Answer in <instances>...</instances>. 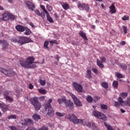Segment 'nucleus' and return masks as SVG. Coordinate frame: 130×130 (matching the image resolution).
I'll list each match as a JSON object with an SVG mask.
<instances>
[{"instance_id":"obj_1","label":"nucleus","mask_w":130,"mask_h":130,"mask_svg":"<svg viewBox=\"0 0 130 130\" xmlns=\"http://www.w3.org/2000/svg\"><path fill=\"white\" fill-rule=\"evenodd\" d=\"M34 60H35V58L33 56H29L26 58V61L20 60L19 62L23 68L25 69H35V68L37 67L36 64H33L32 66H31L32 63H34Z\"/></svg>"},{"instance_id":"obj_2","label":"nucleus","mask_w":130,"mask_h":130,"mask_svg":"<svg viewBox=\"0 0 130 130\" xmlns=\"http://www.w3.org/2000/svg\"><path fill=\"white\" fill-rule=\"evenodd\" d=\"M11 41L13 43H19L20 45H23L26 43H29V42H31L32 40L29 38L25 37L18 36L15 38H12L11 39Z\"/></svg>"},{"instance_id":"obj_3","label":"nucleus","mask_w":130,"mask_h":130,"mask_svg":"<svg viewBox=\"0 0 130 130\" xmlns=\"http://www.w3.org/2000/svg\"><path fill=\"white\" fill-rule=\"evenodd\" d=\"M68 119L74 123V124H79L80 123H83V119H78L77 116L74 114H69L68 115Z\"/></svg>"},{"instance_id":"obj_4","label":"nucleus","mask_w":130,"mask_h":130,"mask_svg":"<svg viewBox=\"0 0 130 130\" xmlns=\"http://www.w3.org/2000/svg\"><path fill=\"white\" fill-rule=\"evenodd\" d=\"M30 102L35 107L36 110H40V108H41V103L38 101V97H34L30 99Z\"/></svg>"},{"instance_id":"obj_5","label":"nucleus","mask_w":130,"mask_h":130,"mask_svg":"<svg viewBox=\"0 0 130 130\" xmlns=\"http://www.w3.org/2000/svg\"><path fill=\"white\" fill-rule=\"evenodd\" d=\"M92 115L94 116V117H97L99 119H101L104 121L107 120V117L106 116H105L103 113H101L97 110H94L92 112Z\"/></svg>"},{"instance_id":"obj_6","label":"nucleus","mask_w":130,"mask_h":130,"mask_svg":"<svg viewBox=\"0 0 130 130\" xmlns=\"http://www.w3.org/2000/svg\"><path fill=\"white\" fill-rule=\"evenodd\" d=\"M52 102V99H50L48 101V103L45 104L44 106L45 110H48L47 114L49 115H52L54 113L53 109H52V107H51V103Z\"/></svg>"},{"instance_id":"obj_7","label":"nucleus","mask_w":130,"mask_h":130,"mask_svg":"<svg viewBox=\"0 0 130 130\" xmlns=\"http://www.w3.org/2000/svg\"><path fill=\"white\" fill-rule=\"evenodd\" d=\"M2 19L4 21H8L11 20L14 21L15 20V16L10 12H5L2 15Z\"/></svg>"},{"instance_id":"obj_8","label":"nucleus","mask_w":130,"mask_h":130,"mask_svg":"<svg viewBox=\"0 0 130 130\" xmlns=\"http://www.w3.org/2000/svg\"><path fill=\"white\" fill-rule=\"evenodd\" d=\"M70 95L71 97H72L74 102V104L77 106V107H81V106H83V105L82 104V103L81 102V101L76 95H75L74 94L70 93Z\"/></svg>"},{"instance_id":"obj_9","label":"nucleus","mask_w":130,"mask_h":130,"mask_svg":"<svg viewBox=\"0 0 130 130\" xmlns=\"http://www.w3.org/2000/svg\"><path fill=\"white\" fill-rule=\"evenodd\" d=\"M0 72L8 77H13L16 75V73H15V72L12 71H8L2 68H0Z\"/></svg>"},{"instance_id":"obj_10","label":"nucleus","mask_w":130,"mask_h":130,"mask_svg":"<svg viewBox=\"0 0 130 130\" xmlns=\"http://www.w3.org/2000/svg\"><path fill=\"white\" fill-rule=\"evenodd\" d=\"M118 102H119L120 103H123V105H122V106H128L129 107H130V96L128 97L127 98V101H124L122 99V98H121V96H119L118 98Z\"/></svg>"},{"instance_id":"obj_11","label":"nucleus","mask_w":130,"mask_h":130,"mask_svg":"<svg viewBox=\"0 0 130 130\" xmlns=\"http://www.w3.org/2000/svg\"><path fill=\"white\" fill-rule=\"evenodd\" d=\"M78 8L79 9V10H83L86 11L87 12H90V7H89L88 4L85 3H79L78 5Z\"/></svg>"},{"instance_id":"obj_12","label":"nucleus","mask_w":130,"mask_h":130,"mask_svg":"<svg viewBox=\"0 0 130 130\" xmlns=\"http://www.w3.org/2000/svg\"><path fill=\"white\" fill-rule=\"evenodd\" d=\"M73 86L77 92H82L83 91V86L80 84H78L76 82L73 83Z\"/></svg>"},{"instance_id":"obj_13","label":"nucleus","mask_w":130,"mask_h":130,"mask_svg":"<svg viewBox=\"0 0 130 130\" xmlns=\"http://www.w3.org/2000/svg\"><path fill=\"white\" fill-rule=\"evenodd\" d=\"M66 106L67 108H69L70 110H73L74 109V103L71 101V100H67L66 102Z\"/></svg>"},{"instance_id":"obj_14","label":"nucleus","mask_w":130,"mask_h":130,"mask_svg":"<svg viewBox=\"0 0 130 130\" xmlns=\"http://www.w3.org/2000/svg\"><path fill=\"white\" fill-rule=\"evenodd\" d=\"M0 44H2L3 49H7L9 47V43L7 41L1 40Z\"/></svg>"},{"instance_id":"obj_15","label":"nucleus","mask_w":130,"mask_h":130,"mask_svg":"<svg viewBox=\"0 0 130 130\" xmlns=\"http://www.w3.org/2000/svg\"><path fill=\"white\" fill-rule=\"evenodd\" d=\"M33 120L31 119L26 118L24 120V123L21 122L22 125H30L32 124Z\"/></svg>"},{"instance_id":"obj_16","label":"nucleus","mask_w":130,"mask_h":130,"mask_svg":"<svg viewBox=\"0 0 130 130\" xmlns=\"http://www.w3.org/2000/svg\"><path fill=\"white\" fill-rule=\"evenodd\" d=\"M0 108L3 112H7L9 110V106L0 103Z\"/></svg>"},{"instance_id":"obj_17","label":"nucleus","mask_w":130,"mask_h":130,"mask_svg":"<svg viewBox=\"0 0 130 130\" xmlns=\"http://www.w3.org/2000/svg\"><path fill=\"white\" fill-rule=\"evenodd\" d=\"M26 6L28 7L29 10H31V11H34V9H35V5L31 2H27L26 3Z\"/></svg>"},{"instance_id":"obj_18","label":"nucleus","mask_w":130,"mask_h":130,"mask_svg":"<svg viewBox=\"0 0 130 130\" xmlns=\"http://www.w3.org/2000/svg\"><path fill=\"white\" fill-rule=\"evenodd\" d=\"M79 35L84 39V40H88V38H87V36H86V34L84 33V32L82 30H80L79 32Z\"/></svg>"},{"instance_id":"obj_19","label":"nucleus","mask_w":130,"mask_h":130,"mask_svg":"<svg viewBox=\"0 0 130 130\" xmlns=\"http://www.w3.org/2000/svg\"><path fill=\"white\" fill-rule=\"evenodd\" d=\"M16 29L17 30V31H19V32H24L25 31V28H24V26L18 25L16 26Z\"/></svg>"},{"instance_id":"obj_20","label":"nucleus","mask_w":130,"mask_h":130,"mask_svg":"<svg viewBox=\"0 0 130 130\" xmlns=\"http://www.w3.org/2000/svg\"><path fill=\"white\" fill-rule=\"evenodd\" d=\"M58 103L59 104H62V103H65L67 102V98L66 97L63 96L61 99H58L57 100Z\"/></svg>"},{"instance_id":"obj_21","label":"nucleus","mask_w":130,"mask_h":130,"mask_svg":"<svg viewBox=\"0 0 130 130\" xmlns=\"http://www.w3.org/2000/svg\"><path fill=\"white\" fill-rule=\"evenodd\" d=\"M85 77L86 78H87V79L92 78V73L91 72V70H90L89 69H88L87 70Z\"/></svg>"},{"instance_id":"obj_22","label":"nucleus","mask_w":130,"mask_h":130,"mask_svg":"<svg viewBox=\"0 0 130 130\" xmlns=\"http://www.w3.org/2000/svg\"><path fill=\"white\" fill-rule=\"evenodd\" d=\"M46 15L47 21H48V22H49V23H54V21H53V19H52V18L50 16V14H49V13L48 12L47 14H46Z\"/></svg>"},{"instance_id":"obj_23","label":"nucleus","mask_w":130,"mask_h":130,"mask_svg":"<svg viewBox=\"0 0 130 130\" xmlns=\"http://www.w3.org/2000/svg\"><path fill=\"white\" fill-rule=\"evenodd\" d=\"M109 9L112 14H115L116 13V11L115 10V6H114V4H112V5L109 7Z\"/></svg>"},{"instance_id":"obj_24","label":"nucleus","mask_w":130,"mask_h":130,"mask_svg":"<svg viewBox=\"0 0 130 130\" xmlns=\"http://www.w3.org/2000/svg\"><path fill=\"white\" fill-rule=\"evenodd\" d=\"M96 63L100 69H104V65L103 64V63L101 62L99 59L96 60Z\"/></svg>"},{"instance_id":"obj_25","label":"nucleus","mask_w":130,"mask_h":130,"mask_svg":"<svg viewBox=\"0 0 130 130\" xmlns=\"http://www.w3.org/2000/svg\"><path fill=\"white\" fill-rule=\"evenodd\" d=\"M85 125H86L88 127H95V123H91L89 122L86 121L85 122Z\"/></svg>"},{"instance_id":"obj_26","label":"nucleus","mask_w":130,"mask_h":130,"mask_svg":"<svg viewBox=\"0 0 130 130\" xmlns=\"http://www.w3.org/2000/svg\"><path fill=\"white\" fill-rule=\"evenodd\" d=\"M32 118L36 121H38L39 119H41V117H40V116L36 114H35L32 115Z\"/></svg>"},{"instance_id":"obj_27","label":"nucleus","mask_w":130,"mask_h":130,"mask_svg":"<svg viewBox=\"0 0 130 130\" xmlns=\"http://www.w3.org/2000/svg\"><path fill=\"white\" fill-rule=\"evenodd\" d=\"M38 91L42 95H45V94L47 93V92L46 91V90L43 89L42 88H38Z\"/></svg>"},{"instance_id":"obj_28","label":"nucleus","mask_w":130,"mask_h":130,"mask_svg":"<svg viewBox=\"0 0 130 130\" xmlns=\"http://www.w3.org/2000/svg\"><path fill=\"white\" fill-rule=\"evenodd\" d=\"M112 86L115 89H117V88H118V82L116 80H114L113 82Z\"/></svg>"},{"instance_id":"obj_29","label":"nucleus","mask_w":130,"mask_h":130,"mask_svg":"<svg viewBox=\"0 0 130 130\" xmlns=\"http://www.w3.org/2000/svg\"><path fill=\"white\" fill-rule=\"evenodd\" d=\"M114 105L115 107H119V106H122L123 105V103H120V102L115 101L114 103Z\"/></svg>"},{"instance_id":"obj_30","label":"nucleus","mask_w":130,"mask_h":130,"mask_svg":"<svg viewBox=\"0 0 130 130\" xmlns=\"http://www.w3.org/2000/svg\"><path fill=\"white\" fill-rule=\"evenodd\" d=\"M62 7L63 9L65 10H69L70 8V5L67 3H64L62 5Z\"/></svg>"},{"instance_id":"obj_31","label":"nucleus","mask_w":130,"mask_h":130,"mask_svg":"<svg viewBox=\"0 0 130 130\" xmlns=\"http://www.w3.org/2000/svg\"><path fill=\"white\" fill-rule=\"evenodd\" d=\"M48 44H49V42L48 41H45L44 44V48L46 49H48V50H49V48L48 47Z\"/></svg>"},{"instance_id":"obj_32","label":"nucleus","mask_w":130,"mask_h":130,"mask_svg":"<svg viewBox=\"0 0 130 130\" xmlns=\"http://www.w3.org/2000/svg\"><path fill=\"white\" fill-rule=\"evenodd\" d=\"M17 116L16 115H10L8 116V119H16Z\"/></svg>"},{"instance_id":"obj_33","label":"nucleus","mask_w":130,"mask_h":130,"mask_svg":"<svg viewBox=\"0 0 130 130\" xmlns=\"http://www.w3.org/2000/svg\"><path fill=\"white\" fill-rule=\"evenodd\" d=\"M120 67L122 70H126V69H127V66L125 63H122L120 65Z\"/></svg>"},{"instance_id":"obj_34","label":"nucleus","mask_w":130,"mask_h":130,"mask_svg":"<svg viewBox=\"0 0 130 130\" xmlns=\"http://www.w3.org/2000/svg\"><path fill=\"white\" fill-rule=\"evenodd\" d=\"M120 96L122 97V98H126L127 97V92H122L120 93Z\"/></svg>"},{"instance_id":"obj_35","label":"nucleus","mask_w":130,"mask_h":130,"mask_svg":"<svg viewBox=\"0 0 130 130\" xmlns=\"http://www.w3.org/2000/svg\"><path fill=\"white\" fill-rule=\"evenodd\" d=\"M87 102L91 103L93 101V98H92V96L90 95H88L87 98Z\"/></svg>"},{"instance_id":"obj_36","label":"nucleus","mask_w":130,"mask_h":130,"mask_svg":"<svg viewBox=\"0 0 130 130\" xmlns=\"http://www.w3.org/2000/svg\"><path fill=\"white\" fill-rule=\"evenodd\" d=\"M102 86L103 88H105V89H107V88H108V84L106 82H102Z\"/></svg>"},{"instance_id":"obj_37","label":"nucleus","mask_w":130,"mask_h":130,"mask_svg":"<svg viewBox=\"0 0 130 130\" xmlns=\"http://www.w3.org/2000/svg\"><path fill=\"white\" fill-rule=\"evenodd\" d=\"M56 115H57V116H59V117H62V116H64V113H60L58 112H57L56 113Z\"/></svg>"},{"instance_id":"obj_38","label":"nucleus","mask_w":130,"mask_h":130,"mask_svg":"<svg viewBox=\"0 0 130 130\" xmlns=\"http://www.w3.org/2000/svg\"><path fill=\"white\" fill-rule=\"evenodd\" d=\"M41 9H42V10H43V12L44 13H45V14H47L48 13V11H47V10H46V9H45V6H44V5L41 6Z\"/></svg>"},{"instance_id":"obj_39","label":"nucleus","mask_w":130,"mask_h":130,"mask_svg":"<svg viewBox=\"0 0 130 130\" xmlns=\"http://www.w3.org/2000/svg\"><path fill=\"white\" fill-rule=\"evenodd\" d=\"M49 42L52 44V46H53V43H55V44H58V42L56 40H52V41H49Z\"/></svg>"},{"instance_id":"obj_40","label":"nucleus","mask_w":130,"mask_h":130,"mask_svg":"<svg viewBox=\"0 0 130 130\" xmlns=\"http://www.w3.org/2000/svg\"><path fill=\"white\" fill-rule=\"evenodd\" d=\"M101 108L104 110H107V105L104 104L101 105Z\"/></svg>"},{"instance_id":"obj_41","label":"nucleus","mask_w":130,"mask_h":130,"mask_svg":"<svg viewBox=\"0 0 130 130\" xmlns=\"http://www.w3.org/2000/svg\"><path fill=\"white\" fill-rule=\"evenodd\" d=\"M39 17H41V18H42V19L44 20V19H45V13H44V12H42L40 14Z\"/></svg>"},{"instance_id":"obj_42","label":"nucleus","mask_w":130,"mask_h":130,"mask_svg":"<svg viewBox=\"0 0 130 130\" xmlns=\"http://www.w3.org/2000/svg\"><path fill=\"white\" fill-rule=\"evenodd\" d=\"M122 28H123V30L124 34H126V33H127V27L123 25L122 26Z\"/></svg>"},{"instance_id":"obj_43","label":"nucleus","mask_w":130,"mask_h":130,"mask_svg":"<svg viewBox=\"0 0 130 130\" xmlns=\"http://www.w3.org/2000/svg\"><path fill=\"white\" fill-rule=\"evenodd\" d=\"M46 8L49 12H51L52 11V7H51L49 5L47 4L46 5Z\"/></svg>"},{"instance_id":"obj_44","label":"nucleus","mask_w":130,"mask_h":130,"mask_svg":"<svg viewBox=\"0 0 130 130\" xmlns=\"http://www.w3.org/2000/svg\"><path fill=\"white\" fill-rule=\"evenodd\" d=\"M117 77L118 78V79H121L123 78V76L121 73H117Z\"/></svg>"},{"instance_id":"obj_45","label":"nucleus","mask_w":130,"mask_h":130,"mask_svg":"<svg viewBox=\"0 0 130 130\" xmlns=\"http://www.w3.org/2000/svg\"><path fill=\"white\" fill-rule=\"evenodd\" d=\"M10 93L8 92L7 91H5L4 92V96L5 97V98H7V97H9V94Z\"/></svg>"},{"instance_id":"obj_46","label":"nucleus","mask_w":130,"mask_h":130,"mask_svg":"<svg viewBox=\"0 0 130 130\" xmlns=\"http://www.w3.org/2000/svg\"><path fill=\"white\" fill-rule=\"evenodd\" d=\"M40 83L41 86H44L46 84V81L45 80H40Z\"/></svg>"},{"instance_id":"obj_47","label":"nucleus","mask_w":130,"mask_h":130,"mask_svg":"<svg viewBox=\"0 0 130 130\" xmlns=\"http://www.w3.org/2000/svg\"><path fill=\"white\" fill-rule=\"evenodd\" d=\"M6 99L7 101H9V102H10L11 103L13 102V99H12V98L10 96H7V98H6Z\"/></svg>"},{"instance_id":"obj_48","label":"nucleus","mask_w":130,"mask_h":130,"mask_svg":"<svg viewBox=\"0 0 130 130\" xmlns=\"http://www.w3.org/2000/svg\"><path fill=\"white\" fill-rule=\"evenodd\" d=\"M122 21H127L129 20V17L128 16H124L122 18Z\"/></svg>"},{"instance_id":"obj_49","label":"nucleus","mask_w":130,"mask_h":130,"mask_svg":"<svg viewBox=\"0 0 130 130\" xmlns=\"http://www.w3.org/2000/svg\"><path fill=\"white\" fill-rule=\"evenodd\" d=\"M92 71L94 73V74H95L96 75H98V69L96 68H93L92 69Z\"/></svg>"},{"instance_id":"obj_50","label":"nucleus","mask_w":130,"mask_h":130,"mask_svg":"<svg viewBox=\"0 0 130 130\" xmlns=\"http://www.w3.org/2000/svg\"><path fill=\"white\" fill-rule=\"evenodd\" d=\"M54 16L56 21H58V20H59V17L57 15V13H54Z\"/></svg>"},{"instance_id":"obj_51","label":"nucleus","mask_w":130,"mask_h":130,"mask_svg":"<svg viewBox=\"0 0 130 130\" xmlns=\"http://www.w3.org/2000/svg\"><path fill=\"white\" fill-rule=\"evenodd\" d=\"M100 61L101 62H106V58L105 57H102L101 58V60Z\"/></svg>"},{"instance_id":"obj_52","label":"nucleus","mask_w":130,"mask_h":130,"mask_svg":"<svg viewBox=\"0 0 130 130\" xmlns=\"http://www.w3.org/2000/svg\"><path fill=\"white\" fill-rule=\"evenodd\" d=\"M35 14H36V15H37L38 16H39V17L40 16V11L38 10H36L35 11Z\"/></svg>"},{"instance_id":"obj_53","label":"nucleus","mask_w":130,"mask_h":130,"mask_svg":"<svg viewBox=\"0 0 130 130\" xmlns=\"http://www.w3.org/2000/svg\"><path fill=\"white\" fill-rule=\"evenodd\" d=\"M9 127L11 130H18V128L15 126H10Z\"/></svg>"},{"instance_id":"obj_54","label":"nucleus","mask_w":130,"mask_h":130,"mask_svg":"<svg viewBox=\"0 0 130 130\" xmlns=\"http://www.w3.org/2000/svg\"><path fill=\"white\" fill-rule=\"evenodd\" d=\"M28 88L30 90H32V89L34 88V86L32 84L30 83L29 85Z\"/></svg>"},{"instance_id":"obj_55","label":"nucleus","mask_w":130,"mask_h":130,"mask_svg":"<svg viewBox=\"0 0 130 130\" xmlns=\"http://www.w3.org/2000/svg\"><path fill=\"white\" fill-rule=\"evenodd\" d=\"M40 101H44L45 100V96H42L40 98Z\"/></svg>"},{"instance_id":"obj_56","label":"nucleus","mask_w":130,"mask_h":130,"mask_svg":"<svg viewBox=\"0 0 130 130\" xmlns=\"http://www.w3.org/2000/svg\"><path fill=\"white\" fill-rule=\"evenodd\" d=\"M24 34L25 35H30V30H26Z\"/></svg>"},{"instance_id":"obj_57","label":"nucleus","mask_w":130,"mask_h":130,"mask_svg":"<svg viewBox=\"0 0 130 130\" xmlns=\"http://www.w3.org/2000/svg\"><path fill=\"white\" fill-rule=\"evenodd\" d=\"M125 43H126L125 41H122L120 42V45H125Z\"/></svg>"},{"instance_id":"obj_58","label":"nucleus","mask_w":130,"mask_h":130,"mask_svg":"<svg viewBox=\"0 0 130 130\" xmlns=\"http://www.w3.org/2000/svg\"><path fill=\"white\" fill-rule=\"evenodd\" d=\"M104 125L106 127H107V128H108V126H110V125H108V124H107V122H104Z\"/></svg>"},{"instance_id":"obj_59","label":"nucleus","mask_w":130,"mask_h":130,"mask_svg":"<svg viewBox=\"0 0 130 130\" xmlns=\"http://www.w3.org/2000/svg\"><path fill=\"white\" fill-rule=\"evenodd\" d=\"M55 57L57 61H59V56L58 55H56Z\"/></svg>"},{"instance_id":"obj_60","label":"nucleus","mask_w":130,"mask_h":130,"mask_svg":"<svg viewBox=\"0 0 130 130\" xmlns=\"http://www.w3.org/2000/svg\"><path fill=\"white\" fill-rule=\"evenodd\" d=\"M108 130H113V128L111 126H108L107 128Z\"/></svg>"},{"instance_id":"obj_61","label":"nucleus","mask_w":130,"mask_h":130,"mask_svg":"<svg viewBox=\"0 0 130 130\" xmlns=\"http://www.w3.org/2000/svg\"><path fill=\"white\" fill-rule=\"evenodd\" d=\"M29 25H30V26H31V27H32V28H34L35 25H34V24L33 23L30 22V23H29Z\"/></svg>"},{"instance_id":"obj_62","label":"nucleus","mask_w":130,"mask_h":130,"mask_svg":"<svg viewBox=\"0 0 130 130\" xmlns=\"http://www.w3.org/2000/svg\"><path fill=\"white\" fill-rule=\"evenodd\" d=\"M120 111L122 113H124V112H125V110H123V109H121Z\"/></svg>"},{"instance_id":"obj_63","label":"nucleus","mask_w":130,"mask_h":130,"mask_svg":"<svg viewBox=\"0 0 130 130\" xmlns=\"http://www.w3.org/2000/svg\"><path fill=\"white\" fill-rule=\"evenodd\" d=\"M4 9L2 7V6L0 5V10L1 11H4Z\"/></svg>"},{"instance_id":"obj_64","label":"nucleus","mask_w":130,"mask_h":130,"mask_svg":"<svg viewBox=\"0 0 130 130\" xmlns=\"http://www.w3.org/2000/svg\"><path fill=\"white\" fill-rule=\"evenodd\" d=\"M95 26L94 25H91V29H95Z\"/></svg>"}]
</instances>
